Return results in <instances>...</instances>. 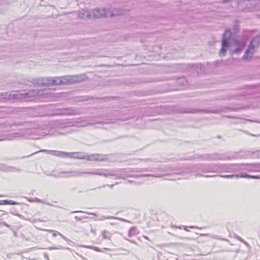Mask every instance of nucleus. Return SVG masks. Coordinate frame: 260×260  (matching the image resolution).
I'll list each match as a JSON object with an SVG mask.
<instances>
[{
  "instance_id": "obj_1",
  "label": "nucleus",
  "mask_w": 260,
  "mask_h": 260,
  "mask_svg": "<svg viewBox=\"0 0 260 260\" xmlns=\"http://www.w3.org/2000/svg\"><path fill=\"white\" fill-rule=\"evenodd\" d=\"M109 172L112 173L113 175L109 177L114 176L116 178H124V177H147L153 176L155 177H161L171 174H179L180 172H176V169L171 166H165L163 168H159V173L154 174H141V175H133L128 174L129 172H142L143 171H154V168H129V169H115L113 170L108 169Z\"/></svg>"
},
{
  "instance_id": "obj_2",
  "label": "nucleus",
  "mask_w": 260,
  "mask_h": 260,
  "mask_svg": "<svg viewBox=\"0 0 260 260\" xmlns=\"http://www.w3.org/2000/svg\"><path fill=\"white\" fill-rule=\"evenodd\" d=\"M84 75H67L61 77H44L33 80L32 83L39 86L73 84L84 80Z\"/></svg>"
},
{
  "instance_id": "obj_3",
  "label": "nucleus",
  "mask_w": 260,
  "mask_h": 260,
  "mask_svg": "<svg viewBox=\"0 0 260 260\" xmlns=\"http://www.w3.org/2000/svg\"><path fill=\"white\" fill-rule=\"evenodd\" d=\"M38 94L34 89H26L10 92H0V100H17L29 99Z\"/></svg>"
},
{
  "instance_id": "obj_4",
  "label": "nucleus",
  "mask_w": 260,
  "mask_h": 260,
  "mask_svg": "<svg viewBox=\"0 0 260 260\" xmlns=\"http://www.w3.org/2000/svg\"><path fill=\"white\" fill-rule=\"evenodd\" d=\"M235 166L225 165H198L196 166V168L192 171H198L199 172H229L235 170Z\"/></svg>"
},
{
  "instance_id": "obj_5",
  "label": "nucleus",
  "mask_w": 260,
  "mask_h": 260,
  "mask_svg": "<svg viewBox=\"0 0 260 260\" xmlns=\"http://www.w3.org/2000/svg\"><path fill=\"white\" fill-rule=\"evenodd\" d=\"M84 174H89L91 175H100L106 177H109V176L113 175V174L110 172L109 170L105 169H95L91 172H83L80 171H71V177H81Z\"/></svg>"
},
{
  "instance_id": "obj_6",
  "label": "nucleus",
  "mask_w": 260,
  "mask_h": 260,
  "mask_svg": "<svg viewBox=\"0 0 260 260\" xmlns=\"http://www.w3.org/2000/svg\"><path fill=\"white\" fill-rule=\"evenodd\" d=\"M119 14H120V13L118 12V9H117L112 10L111 12L104 8L90 10L91 19L107 17L109 16H111Z\"/></svg>"
},
{
  "instance_id": "obj_7",
  "label": "nucleus",
  "mask_w": 260,
  "mask_h": 260,
  "mask_svg": "<svg viewBox=\"0 0 260 260\" xmlns=\"http://www.w3.org/2000/svg\"><path fill=\"white\" fill-rule=\"evenodd\" d=\"M229 165L235 166V170L230 172H234L238 170H245L248 172H260V164H229Z\"/></svg>"
},
{
  "instance_id": "obj_8",
  "label": "nucleus",
  "mask_w": 260,
  "mask_h": 260,
  "mask_svg": "<svg viewBox=\"0 0 260 260\" xmlns=\"http://www.w3.org/2000/svg\"><path fill=\"white\" fill-rule=\"evenodd\" d=\"M231 36V31L229 29H226L225 30L224 33L222 35L221 40V48L219 53L220 56H224L225 54L226 50L230 45L229 41Z\"/></svg>"
},
{
  "instance_id": "obj_9",
  "label": "nucleus",
  "mask_w": 260,
  "mask_h": 260,
  "mask_svg": "<svg viewBox=\"0 0 260 260\" xmlns=\"http://www.w3.org/2000/svg\"><path fill=\"white\" fill-rule=\"evenodd\" d=\"M39 152H51L54 155L65 157H70L74 158H79L80 157L77 156L76 154V153H69V152H65L63 151H54V150H41Z\"/></svg>"
},
{
  "instance_id": "obj_10",
  "label": "nucleus",
  "mask_w": 260,
  "mask_h": 260,
  "mask_svg": "<svg viewBox=\"0 0 260 260\" xmlns=\"http://www.w3.org/2000/svg\"><path fill=\"white\" fill-rule=\"evenodd\" d=\"M202 158L205 160H223V159H229L230 157L224 156L220 154H205L202 156Z\"/></svg>"
},
{
  "instance_id": "obj_11",
  "label": "nucleus",
  "mask_w": 260,
  "mask_h": 260,
  "mask_svg": "<svg viewBox=\"0 0 260 260\" xmlns=\"http://www.w3.org/2000/svg\"><path fill=\"white\" fill-rule=\"evenodd\" d=\"M234 45L236 47L232 51V53L237 54L241 51L245 46V43L243 41H240L237 38L234 39L233 40Z\"/></svg>"
},
{
  "instance_id": "obj_12",
  "label": "nucleus",
  "mask_w": 260,
  "mask_h": 260,
  "mask_svg": "<svg viewBox=\"0 0 260 260\" xmlns=\"http://www.w3.org/2000/svg\"><path fill=\"white\" fill-rule=\"evenodd\" d=\"M220 177L226 178H231L233 177L236 178H249L253 179H258L260 177L258 175H249L246 173H241L238 174H233V175H219Z\"/></svg>"
},
{
  "instance_id": "obj_13",
  "label": "nucleus",
  "mask_w": 260,
  "mask_h": 260,
  "mask_svg": "<svg viewBox=\"0 0 260 260\" xmlns=\"http://www.w3.org/2000/svg\"><path fill=\"white\" fill-rule=\"evenodd\" d=\"M0 171L6 173L20 172L21 170L13 166H8L4 163H0Z\"/></svg>"
},
{
  "instance_id": "obj_14",
  "label": "nucleus",
  "mask_w": 260,
  "mask_h": 260,
  "mask_svg": "<svg viewBox=\"0 0 260 260\" xmlns=\"http://www.w3.org/2000/svg\"><path fill=\"white\" fill-rule=\"evenodd\" d=\"M254 50L251 45H249L248 48L246 49L245 54L242 57V59L244 60L247 59L248 57L252 58L254 53Z\"/></svg>"
},
{
  "instance_id": "obj_15",
  "label": "nucleus",
  "mask_w": 260,
  "mask_h": 260,
  "mask_svg": "<svg viewBox=\"0 0 260 260\" xmlns=\"http://www.w3.org/2000/svg\"><path fill=\"white\" fill-rule=\"evenodd\" d=\"M78 17L81 19L89 18L91 19L90 10H82L77 12Z\"/></svg>"
},
{
  "instance_id": "obj_16",
  "label": "nucleus",
  "mask_w": 260,
  "mask_h": 260,
  "mask_svg": "<svg viewBox=\"0 0 260 260\" xmlns=\"http://www.w3.org/2000/svg\"><path fill=\"white\" fill-rule=\"evenodd\" d=\"M122 120L121 119H114V121H111V120H105V121H98V120H92L91 121V122H89V123H88L87 124V125H91V124H95V123H114V122H118V121H122Z\"/></svg>"
},
{
  "instance_id": "obj_17",
  "label": "nucleus",
  "mask_w": 260,
  "mask_h": 260,
  "mask_svg": "<svg viewBox=\"0 0 260 260\" xmlns=\"http://www.w3.org/2000/svg\"><path fill=\"white\" fill-rule=\"evenodd\" d=\"M23 135L19 132L12 133L8 134L4 139H7L8 140H12L18 137H22Z\"/></svg>"
},
{
  "instance_id": "obj_18",
  "label": "nucleus",
  "mask_w": 260,
  "mask_h": 260,
  "mask_svg": "<svg viewBox=\"0 0 260 260\" xmlns=\"http://www.w3.org/2000/svg\"><path fill=\"white\" fill-rule=\"evenodd\" d=\"M51 176L55 177V178H60V177H71V171H62L59 172L57 174H53L51 175Z\"/></svg>"
},
{
  "instance_id": "obj_19",
  "label": "nucleus",
  "mask_w": 260,
  "mask_h": 260,
  "mask_svg": "<svg viewBox=\"0 0 260 260\" xmlns=\"http://www.w3.org/2000/svg\"><path fill=\"white\" fill-rule=\"evenodd\" d=\"M202 111L205 112L206 113L213 112V111H207L206 110L196 109H192V108L187 109L186 110L183 111V112L189 113H197L201 112Z\"/></svg>"
},
{
  "instance_id": "obj_20",
  "label": "nucleus",
  "mask_w": 260,
  "mask_h": 260,
  "mask_svg": "<svg viewBox=\"0 0 260 260\" xmlns=\"http://www.w3.org/2000/svg\"><path fill=\"white\" fill-rule=\"evenodd\" d=\"M118 219V220H119L123 221V222H129L128 220H127L126 219H123V218H122L112 216H101L98 219V220H104V219Z\"/></svg>"
},
{
  "instance_id": "obj_21",
  "label": "nucleus",
  "mask_w": 260,
  "mask_h": 260,
  "mask_svg": "<svg viewBox=\"0 0 260 260\" xmlns=\"http://www.w3.org/2000/svg\"><path fill=\"white\" fill-rule=\"evenodd\" d=\"M260 42V38L258 36H256L255 37H253L252 38L250 43L249 45L252 46L253 49L258 45Z\"/></svg>"
},
{
  "instance_id": "obj_22",
  "label": "nucleus",
  "mask_w": 260,
  "mask_h": 260,
  "mask_svg": "<svg viewBox=\"0 0 260 260\" xmlns=\"http://www.w3.org/2000/svg\"><path fill=\"white\" fill-rule=\"evenodd\" d=\"M20 203L12 200H0V205H18Z\"/></svg>"
},
{
  "instance_id": "obj_23",
  "label": "nucleus",
  "mask_w": 260,
  "mask_h": 260,
  "mask_svg": "<svg viewBox=\"0 0 260 260\" xmlns=\"http://www.w3.org/2000/svg\"><path fill=\"white\" fill-rule=\"evenodd\" d=\"M76 110L73 108H66L63 110V114L68 115H73L76 114Z\"/></svg>"
},
{
  "instance_id": "obj_24",
  "label": "nucleus",
  "mask_w": 260,
  "mask_h": 260,
  "mask_svg": "<svg viewBox=\"0 0 260 260\" xmlns=\"http://www.w3.org/2000/svg\"><path fill=\"white\" fill-rule=\"evenodd\" d=\"M48 231L49 232H53L52 236L54 237H56L57 235H59L60 237H61L66 241H70V240L69 239H68L66 237H65L62 234L60 233L59 232H58L57 231H54L51 230H48Z\"/></svg>"
},
{
  "instance_id": "obj_25",
  "label": "nucleus",
  "mask_w": 260,
  "mask_h": 260,
  "mask_svg": "<svg viewBox=\"0 0 260 260\" xmlns=\"http://www.w3.org/2000/svg\"><path fill=\"white\" fill-rule=\"evenodd\" d=\"M98 154H92L90 155H88L87 157V159L88 160L92 161L95 160L97 161V159H99L98 158Z\"/></svg>"
},
{
  "instance_id": "obj_26",
  "label": "nucleus",
  "mask_w": 260,
  "mask_h": 260,
  "mask_svg": "<svg viewBox=\"0 0 260 260\" xmlns=\"http://www.w3.org/2000/svg\"><path fill=\"white\" fill-rule=\"evenodd\" d=\"M97 158L99 159H97V161H105L107 160V157L106 155L98 154Z\"/></svg>"
},
{
  "instance_id": "obj_27",
  "label": "nucleus",
  "mask_w": 260,
  "mask_h": 260,
  "mask_svg": "<svg viewBox=\"0 0 260 260\" xmlns=\"http://www.w3.org/2000/svg\"><path fill=\"white\" fill-rule=\"evenodd\" d=\"M235 237V238L236 239H237L239 241L242 242V243H243L247 246L248 247L249 246V244L246 241H245L244 239H243L241 237H240V236H239L238 235H236Z\"/></svg>"
},
{
  "instance_id": "obj_28",
  "label": "nucleus",
  "mask_w": 260,
  "mask_h": 260,
  "mask_svg": "<svg viewBox=\"0 0 260 260\" xmlns=\"http://www.w3.org/2000/svg\"><path fill=\"white\" fill-rule=\"evenodd\" d=\"M50 250H52V249H70V248H64L60 245H58L57 247H49L48 248Z\"/></svg>"
},
{
  "instance_id": "obj_29",
  "label": "nucleus",
  "mask_w": 260,
  "mask_h": 260,
  "mask_svg": "<svg viewBox=\"0 0 260 260\" xmlns=\"http://www.w3.org/2000/svg\"><path fill=\"white\" fill-rule=\"evenodd\" d=\"M108 234H109V232L106 230L102 232V236L104 239H110V237L108 236Z\"/></svg>"
},
{
  "instance_id": "obj_30",
  "label": "nucleus",
  "mask_w": 260,
  "mask_h": 260,
  "mask_svg": "<svg viewBox=\"0 0 260 260\" xmlns=\"http://www.w3.org/2000/svg\"><path fill=\"white\" fill-rule=\"evenodd\" d=\"M83 247L93 249L96 251H101V250L98 247H95V246H83Z\"/></svg>"
},
{
  "instance_id": "obj_31",
  "label": "nucleus",
  "mask_w": 260,
  "mask_h": 260,
  "mask_svg": "<svg viewBox=\"0 0 260 260\" xmlns=\"http://www.w3.org/2000/svg\"><path fill=\"white\" fill-rule=\"evenodd\" d=\"M253 156L260 158V150H256L253 152Z\"/></svg>"
},
{
  "instance_id": "obj_32",
  "label": "nucleus",
  "mask_w": 260,
  "mask_h": 260,
  "mask_svg": "<svg viewBox=\"0 0 260 260\" xmlns=\"http://www.w3.org/2000/svg\"><path fill=\"white\" fill-rule=\"evenodd\" d=\"M177 81L180 84H184V82L185 81V80L184 78H178Z\"/></svg>"
},
{
  "instance_id": "obj_33",
  "label": "nucleus",
  "mask_w": 260,
  "mask_h": 260,
  "mask_svg": "<svg viewBox=\"0 0 260 260\" xmlns=\"http://www.w3.org/2000/svg\"><path fill=\"white\" fill-rule=\"evenodd\" d=\"M75 212H83V213H85L88 215H95V214L93 213L88 212H83V211H75L72 212V213H75Z\"/></svg>"
},
{
  "instance_id": "obj_34",
  "label": "nucleus",
  "mask_w": 260,
  "mask_h": 260,
  "mask_svg": "<svg viewBox=\"0 0 260 260\" xmlns=\"http://www.w3.org/2000/svg\"><path fill=\"white\" fill-rule=\"evenodd\" d=\"M29 201H31V202H41V200L38 199V198H32L31 200H29Z\"/></svg>"
},
{
  "instance_id": "obj_35",
  "label": "nucleus",
  "mask_w": 260,
  "mask_h": 260,
  "mask_svg": "<svg viewBox=\"0 0 260 260\" xmlns=\"http://www.w3.org/2000/svg\"><path fill=\"white\" fill-rule=\"evenodd\" d=\"M3 225H5L9 228H11V226L9 224H7L6 222H4V221L0 222V226Z\"/></svg>"
},
{
  "instance_id": "obj_36",
  "label": "nucleus",
  "mask_w": 260,
  "mask_h": 260,
  "mask_svg": "<svg viewBox=\"0 0 260 260\" xmlns=\"http://www.w3.org/2000/svg\"><path fill=\"white\" fill-rule=\"evenodd\" d=\"M134 230H135V229H134V228H131V229L129 230V236H131V235L133 234V232L134 231Z\"/></svg>"
},
{
  "instance_id": "obj_37",
  "label": "nucleus",
  "mask_w": 260,
  "mask_h": 260,
  "mask_svg": "<svg viewBox=\"0 0 260 260\" xmlns=\"http://www.w3.org/2000/svg\"><path fill=\"white\" fill-rule=\"evenodd\" d=\"M201 236H206V237H213L212 236L208 234H201Z\"/></svg>"
},
{
  "instance_id": "obj_38",
  "label": "nucleus",
  "mask_w": 260,
  "mask_h": 260,
  "mask_svg": "<svg viewBox=\"0 0 260 260\" xmlns=\"http://www.w3.org/2000/svg\"><path fill=\"white\" fill-rule=\"evenodd\" d=\"M44 257H45V259H46V260H49V257H48V256L47 254H46V253H44Z\"/></svg>"
},
{
  "instance_id": "obj_39",
  "label": "nucleus",
  "mask_w": 260,
  "mask_h": 260,
  "mask_svg": "<svg viewBox=\"0 0 260 260\" xmlns=\"http://www.w3.org/2000/svg\"><path fill=\"white\" fill-rule=\"evenodd\" d=\"M75 219L76 221H80L81 220V218L77 216L75 217Z\"/></svg>"
},
{
  "instance_id": "obj_40",
  "label": "nucleus",
  "mask_w": 260,
  "mask_h": 260,
  "mask_svg": "<svg viewBox=\"0 0 260 260\" xmlns=\"http://www.w3.org/2000/svg\"><path fill=\"white\" fill-rule=\"evenodd\" d=\"M11 213L12 214L15 215H16V216H19V217H20V216H21V215H20V214H17H17H15V212H11Z\"/></svg>"
},
{
  "instance_id": "obj_41",
  "label": "nucleus",
  "mask_w": 260,
  "mask_h": 260,
  "mask_svg": "<svg viewBox=\"0 0 260 260\" xmlns=\"http://www.w3.org/2000/svg\"><path fill=\"white\" fill-rule=\"evenodd\" d=\"M11 213L12 214L15 215H16V216H19V217H20V216H21V215H20V214H17H17H15V212H11Z\"/></svg>"
},
{
  "instance_id": "obj_42",
  "label": "nucleus",
  "mask_w": 260,
  "mask_h": 260,
  "mask_svg": "<svg viewBox=\"0 0 260 260\" xmlns=\"http://www.w3.org/2000/svg\"><path fill=\"white\" fill-rule=\"evenodd\" d=\"M216 175H205V177H214V176H216Z\"/></svg>"
},
{
  "instance_id": "obj_43",
  "label": "nucleus",
  "mask_w": 260,
  "mask_h": 260,
  "mask_svg": "<svg viewBox=\"0 0 260 260\" xmlns=\"http://www.w3.org/2000/svg\"><path fill=\"white\" fill-rule=\"evenodd\" d=\"M110 224H111V225H115L116 223L113 222V221H112V222H110Z\"/></svg>"
},
{
  "instance_id": "obj_44",
  "label": "nucleus",
  "mask_w": 260,
  "mask_h": 260,
  "mask_svg": "<svg viewBox=\"0 0 260 260\" xmlns=\"http://www.w3.org/2000/svg\"><path fill=\"white\" fill-rule=\"evenodd\" d=\"M223 3H227L228 2L229 0H222Z\"/></svg>"
},
{
  "instance_id": "obj_45",
  "label": "nucleus",
  "mask_w": 260,
  "mask_h": 260,
  "mask_svg": "<svg viewBox=\"0 0 260 260\" xmlns=\"http://www.w3.org/2000/svg\"><path fill=\"white\" fill-rule=\"evenodd\" d=\"M191 228H198V227L192 226L190 227Z\"/></svg>"
},
{
  "instance_id": "obj_46",
  "label": "nucleus",
  "mask_w": 260,
  "mask_h": 260,
  "mask_svg": "<svg viewBox=\"0 0 260 260\" xmlns=\"http://www.w3.org/2000/svg\"><path fill=\"white\" fill-rule=\"evenodd\" d=\"M14 235L15 236H16V233L15 232H14Z\"/></svg>"
},
{
  "instance_id": "obj_47",
  "label": "nucleus",
  "mask_w": 260,
  "mask_h": 260,
  "mask_svg": "<svg viewBox=\"0 0 260 260\" xmlns=\"http://www.w3.org/2000/svg\"><path fill=\"white\" fill-rule=\"evenodd\" d=\"M113 185H114L113 184V185H110V187H112Z\"/></svg>"
},
{
  "instance_id": "obj_48",
  "label": "nucleus",
  "mask_w": 260,
  "mask_h": 260,
  "mask_svg": "<svg viewBox=\"0 0 260 260\" xmlns=\"http://www.w3.org/2000/svg\"><path fill=\"white\" fill-rule=\"evenodd\" d=\"M35 153H36L35 152H34V154H35ZM32 154H33V153H32V154H30V155H32Z\"/></svg>"
},
{
  "instance_id": "obj_49",
  "label": "nucleus",
  "mask_w": 260,
  "mask_h": 260,
  "mask_svg": "<svg viewBox=\"0 0 260 260\" xmlns=\"http://www.w3.org/2000/svg\"><path fill=\"white\" fill-rule=\"evenodd\" d=\"M0 197H5V196H0Z\"/></svg>"
}]
</instances>
